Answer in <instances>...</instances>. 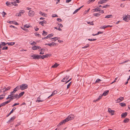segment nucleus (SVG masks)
Returning <instances> with one entry per match:
<instances>
[{"instance_id": "obj_11", "label": "nucleus", "mask_w": 130, "mask_h": 130, "mask_svg": "<svg viewBox=\"0 0 130 130\" xmlns=\"http://www.w3.org/2000/svg\"><path fill=\"white\" fill-rule=\"evenodd\" d=\"M108 111L109 113H111V115H114V110H111V109L110 108H108Z\"/></svg>"}, {"instance_id": "obj_35", "label": "nucleus", "mask_w": 130, "mask_h": 130, "mask_svg": "<svg viewBox=\"0 0 130 130\" xmlns=\"http://www.w3.org/2000/svg\"><path fill=\"white\" fill-rule=\"evenodd\" d=\"M112 26H110V25H105V26H103L102 27V28H103V29H105L107 27H111Z\"/></svg>"}, {"instance_id": "obj_37", "label": "nucleus", "mask_w": 130, "mask_h": 130, "mask_svg": "<svg viewBox=\"0 0 130 130\" xmlns=\"http://www.w3.org/2000/svg\"><path fill=\"white\" fill-rule=\"evenodd\" d=\"M94 2L93 0H89L87 2V4H89L90 3H92Z\"/></svg>"}, {"instance_id": "obj_46", "label": "nucleus", "mask_w": 130, "mask_h": 130, "mask_svg": "<svg viewBox=\"0 0 130 130\" xmlns=\"http://www.w3.org/2000/svg\"><path fill=\"white\" fill-rule=\"evenodd\" d=\"M14 93H15L13 91H12V92H10V95L12 96H13L14 95Z\"/></svg>"}, {"instance_id": "obj_24", "label": "nucleus", "mask_w": 130, "mask_h": 130, "mask_svg": "<svg viewBox=\"0 0 130 130\" xmlns=\"http://www.w3.org/2000/svg\"><path fill=\"white\" fill-rule=\"evenodd\" d=\"M6 3L7 5L8 6H12V4L11 3V2H7Z\"/></svg>"}, {"instance_id": "obj_63", "label": "nucleus", "mask_w": 130, "mask_h": 130, "mask_svg": "<svg viewBox=\"0 0 130 130\" xmlns=\"http://www.w3.org/2000/svg\"><path fill=\"white\" fill-rule=\"evenodd\" d=\"M126 17L127 18V19H128L129 20H130V15L127 14L126 15Z\"/></svg>"}, {"instance_id": "obj_30", "label": "nucleus", "mask_w": 130, "mask_h": 130, "mask_svg": "<svg viewBox=\"0 0 130 130\" xmlns=\"http://www.w3.org/2000/svg\"><path fill=\"white\" fill-rule=\"evenodd\" d=\"M58 65V64H57V63H55L54 65L52 66V67L53 68H56Z\"/></svg>"}, {"instance_id": "obj_31", "label": "nucleus", "mask_w": 130, "mask_h": 130, "mask_svg": "<svg viewBox=\"0 0 130 130\" xmlns=\"http://www.w3.org/2000/svg\"><path fill=\"white\" fill-rule=\"evenodd\" d=\"M32 49L33 50H36L37 49V46H34L31 47Z\"/></svg>"}, {"instance_id": "obj_8", "label": "nucleus", "mask_w": 130, "mask_h": 130, "mask_svg": "<svg viewBox=\"0 0 130 130\" xmlns=\"http://www.w3.org/2000/svg\"><path fill=\"white\" fill-rule=\"evenodd\" d=\"M56 45V43L54 42H52L51 43H49L48 44L46 43L45 44V45H49L50 46H51L52 45Z\"/></svg>"}, {"instance_id": "obj_59", "label": "nucleus", "mask_w": 130, "mask_h": 130, "mask_svg": "<svg viewBox=\"0 0 130 130\" xmlns=\"http://www.w3.org/2000/svg\"><path fill=\"white\" fill-rule=\"evenodd\" d=\"M52 39H53L54 41H56V40L58 39V38L57 37H55L54 38H53Z\"/></svg>"}, {"instance_id": "obj_55", "label": "nucleus", "mask_w": 130, "mask_h": 130, "mask_svg": "<svg viewBox=\"0 0 130 130\" xmlns=\"http://www.w3.org/2000/svg\"><path fill=\"white\" fill-rule=\"evenodd\" d=\"M104 2H102L101 0V1H99L98 2V4H103V3H104Z\"/></svg>"}, {"instance_id": "obj_54", "label": "nucleus", "mask_w": 130, "mask_h": 130, "mask_svg": "<svg viewBox=\"0 0 130 130\" xmlns=\"http://www.w3.org/2000/svg\"><path fill=\"white\" fill-rule=\"evenodd\" d=\"M16 109V108L15 107H13L12 110H11V111L10 112H11V113H12L13 112V111L14 110H15Z\"/></svg>"}, {"instance_id": "obj_22", "label": "nucleus", "mask_w": 130, "mask_h": 130, "mask_svg": "<svg viewBox=\"0 0 130 130\" xmlns=\"http://www.w3.org/2000/svg\"><path fill=\"white\" fill-rule=\"evenodd\" d=\"M120 106L122 107H124L126 106V104L124 103H121L119 104Z\"/></svg>"}, {"instance_id": "obj_3", "label": "nucleus", "mask_w": 130, "mask_h": 130, "mask_svg": "<svg viewBox=\"0 0 130 130\" xmlns=\"http://www.w3.org/2000/svg\"><path fill=\"white\" fill-rule=\"evenodd\" d=\"M31 57L33 58V59H39L41 58V55H38L33 54L31 56Z\"/></svg>"}, {"instance_id": "obj_53", "label": "nucleus", "mask_w": 130, "mask_h": 130, "mask_svg": "<svg viewBox=\"0 0 130 130\" xmlns=\"http://www.w3.org/2000/svg\"><path fill=\"white\" fill-rule=\"evenodd\" d=\"M19 103H15L12 106V107H14L17 105H19Z\"/></svg>"}, {"instance_id": "obj_12", "label": "nucleus", "mask_w": 130, "mask_h": 130, "mask_svg": "<svg viewBox=\"0 0 130 130\" xmlns=\"http://www.w3.org/2000/svg\"><path fill=\"white\" fill-rule=\"evenodd\" d=\"M53 34H50L48 35L46 37H45L44 38V39H46L48 38H50L51 37H52L53 35Z\"/></svg>"}, {"instance_id": "obj_64", "label": "nucleus", "mask_w": 130, "mask_h": 130, "mask_svg": "<svg viewBox=\"0 0 130 130\" xmlns=\"http://www.w3.org/2000/svg\"><path fill=\"white\" fill-rule=\"evenodd\" d=\"M103 32L99 31L97 33V35H98L99 34H102L103 33Z\"/></svg>"}, {"instance_id": "obj_16", "label": "nucleus", "mask_w": 130, "mask_h": 130, "mask_svg": "<svg viewBox=\"0 0 130 130\" xmlns=\"http://www.w3.org/2000/svg\"><path fill=\"white\" fill-rule=\"evenodd\" d=\"M15 116H13L12 117H11L9 120L8 121V122H7V123H8L10 122H11L12 121H13L15 119Z\"/></svg>"}, {"instance_id": "obj_14", "label": "nucleus", "mask_w": 130, "mask_h": 130, "mask_svg": "<svg viewBox=\"0 0 130 130\" xmlns=\"http://www.w3.org/2000/svg\"><path fill=\"white\" fill-rule=\"evenodd\" d=\"M20 88V87H19V86H17V87L14 89H13V91L15 93V92L18 91V90Z\"/></svg>"}, {"instance_id": "obj_17", "label": "nucleus", "mask_w": 130, "mask_h": 130, "mask_svg": "<svg viewBox=\"0 0 130 130\" xmlns=\"http://www.w3.org/2000/svg\"><path fill=\"white\" fill-rule=\"evenodd\" d=\"M25 92L24 91L22 92L21 93H19L18 95V98H20L22 96L23 94H24Z\"/></svg>"}, {"instance_id": "obj_51", "label": "nucleus", "mask_w": 130, "mask_h": 130, "mask_svg": "<svg viewBox=\"0 0 130 130\" xmlns=\"http://www.w3.org/2000/svg\"><path fill=\"white\" fill-rule=\"evenodd\" d=\"M30 26H29L27 24L25 25L24 26V27H26L27 28H28L30 27Z\"/></svg>"}, {"instance_id": "obj_43", "label": "nucleus", "mask_w": 130, "mask_h": 130, "mask_svg": "<svg viewBox=\"0 0 130 130\" xmlns=\"http://www.w3.org/2000/svg\"><path fill=\"white\" fill-rule=\"evenodd\" d=\"M54 28L59 31H62V29L60 27L57 28L56 27H55Z\"/></svg>"}, {"instance_id": "obj_18", "label": "nucleus", "mask_w": 130, "mask_h": 130, "mask_svg": "<svg viewBox=\"0 0 130 130\" xmlns=\"http://www.w3.org/2000/svg\"><path fill=\"white\" fill-rule=\"evenodd\" d=\"M82 6L80 7V8H78V9H76V10H75L73 12V14H75V13H77L78 11V10H80V9L82 8L83 6Z\"/></svg>"}, {"instance_id": "obj_61", "label": "nucleus", "mask_w": 130, "mask_h": 130, "mask_svg": "<svg viewBox=\"0 0 130 130\" xmlns=\"http://www.w3.org/2000/svg\"><path fill=\"white\" fill-rule=\"evenodd\" d=\"M4 98V96H3L1 95H0V100H1Z\"/></svg>"}, {"instance_id": "obj_56", "label": "nucleus", "mask_w": 130, "mask_h": 130, "mask_svg": "<svg viewBox=\"0 0 130 130\" xmlns=\"http://www.w3.org/2000/svg\"><path fill=\"white\" fill-rule=\"evenodd\" d=\"M12 100H11V99H10L8 101H6V102L7 103V104L9 103Z\"/></svg>"}, {"instance_id": "obj_42", "label": "nucleus", "mask_w": 130, "mask_h": 130, "mask_svg": "<svg viewBox=\"0 0 130 130\" xmlns=\"http://www.w3.org/2000/svg\"><path fill=\"white\" fill-rule=\"evenodd\" d=\"M88 40L90 41H95L96 40V39H88Z\"/></svg>"}, {"instance_id": "obj_38", "label": "nucleus", "mask_w": 130, "mask_h": 130, "mask_svg": "<svg viewBox=\"0 0 130 130\" xmlns=\"http://www.w3.org/2000/svg\"><path fill=\"white\" fill-rule=\"evenodd\" d=\"M101 80L100 79H96V80L95 82V83H99V82L100 81H101Z\"/></svg>"}, {"instance_id": "obj_28", "label": "nucleus", "mask_w": 130, "mask_h": 130, "mask_svg": "<svg viewBox=\"0 0 130 130\" xmlns=\"http://www.w3.org/2000/svg\"><path fill=\"white\" fill-rule=\"evenodd\" d=\"M13 96L14 97V98L15 99H18L19 98H18V95L17 94H16L15 95H13Z\"/></svg>"}, {"instance_id": "obj_29", "label": "nucleus", "mask_w": 130, "mask_h": 130, "mask_svg": "<svg viewBox=\"0 0 130 130\" xmlns=\"http://www.w3.org/2000/svg\"><path fill=\"white\" fill-rule=\"evenodd\" d=\"M40 98H38L37 101H36V102H42L43 101V100H40Z\"/></svg>"}, {"instance_id": "obj_6", "label": "nucleus", "mask_w": 130, "mask_h": 130, "mask_svg": "<svg viewBox=\"0 0 130 130\" xmlns=\"http://www.w3.org/2000/svg\"><path fill=\"white\" fill-rule=\"evenodd\" d=\"M67 122L66 120L64 119L61 122L58 124L57 125L58 126H59L60 125L64 124L65 123Z\"/></svg>"}, {"instance_id": "obj_33", "label": "nucleus", "mask_w": 130, "mask_h": 130, "mask_svg": "<svg viewBox=\"0 0 130 130\" xmlns=\"http://www.w3.org/2000/svg\"><path fill=\"white\" fill-rule=\"evenodd\" d=\"M1 44L2 45V46L6 45L7 44V43H5L4 42H1Z\"/></svg>"}, {"instance_id": "obj_45", "label": "nucleus", "mask_w": 130, "mask_h": 130, "mask_svg": "<svg viewBox=\"0 0 130 130\" xmlns=\"http://www.w3.org/2000/svg\"><path fill=\"white\" fill-rule=\"evenodd\" d=\"M94 10L95 11H100V9L99 8H96Z\"/></svg>"}, {"instance_id": "obj_36", "label": "nucleus", "mask_w": 130, "mask_h": 130, "mask_svg": "<svg viewBox=\"0 0 130 130\" xmlns=\"http://www.w3.org/2000/svg\"><path fill=\"white\" fill-rule=\"evenodd\" d=\"M43 33L42 34L43 36H45L46 35H47V32H46L44 30H43Z\"/></svg>"}, {"instance_id": "obj_41", "label": "nucleus", "mask_w": 130, "mask_h": 130, "mask_svg": "<svg viewBox=\"0 0 130 130\" xmlns=\"http://www.w3.org/2000/svg\"><path fill=\"white\" fill-rule=\"evenodd\" d=\"M87 23L88 24H90V25H94L93 22H88Z\"/></svg>"}, {"instance_id": "obj_60", "label": "nucleus", "mask_w": 130, "mask_h": 130, "mask_svg": "<svg viewBox=\"0 0 130 130\" xmlns=\"http://www.w3.org/2000/svg\"><path fill=\"white\" fill-rule=\"evenodd\" d=\"M129 61V60H127L126 61H124L123 62L121 63H122V64L124 63H126V62H127L128 61Z\"/></svg>"}, {"instance_id": "obj_47", "label": "nucleus", "mask_w": 130, "mask_h": 130, "mask_svg": "<svg viewBox=\"0 0 130 130\" xmlns=\"http://www.w3.org/2000/svg\"><path fill=\"white\" fill-rule=\"evenodd\" d=\"M89 46V45L88 44H87L86 45L82 47V48H86L88 47Z\"/></svg>"}, {"instance_id": "obj_4", "label": "nucleus", "mask_w": 130, "mask_h": 130, "mask_svg": "<svg viewBox=\"0 0 130 130\" xmlns=\"http://www.w3.org/2000/svg\"><path fill=\"white\" fill-rule=\"evenodd\" d=\"M35 12L32 10H29L28 12V15L30 17H33L34 16Z\"/></svg>"}, {"instance_id": "obj_57", "label": "nucleus", "mask_w": 130, "mask_h": 130, "mask_svg": "<svg viewBox=\"0 0 130 130\" xmlns=\"http://www.w3.org/2000/svg\"><path fill=\"white\" fill-rule=\"evenodd\" d=\"M2 14H3V17H4V15L6 14V13L4 11H3L2 12Z\"/></svg>"}, {"instance_id": "obj_19", "label": "nucleus", "mask_w": 130, "mask_h": 130, "mask_svg": "<svg viewBox=\"0 0 130 130\" xmlns=\"http://www.w3.org/2000/svg\"><path fill=\"white\" fill-rule=\"evenodd\" d=\"M109 92V91L108 90H107L106 91H105L103 93L102 95H104V96H105Z\"/></svg>"}, {"instance_id": "obj_25", "label": "nucleus", "mask_w": 130, "mask_h": 130, "mask_svg": "<svg viewBox=\"0 0 130 130\" xmlns=\"http://www.w3.org/2000/svg\"><path fill=\"white\" fill-rule=\"evenodd\" d=\"M11 4L12 5H14L15 6H17L18 5L16 3V2H11Z\"/></svg>"}, {"instance_id": "obj_7", "label": "nucleus", "mask_w": 130, "mask_h": 130, "mask_svg": "<svg viewBox=\"0 0 130 130\" xmlns=\"http://www.w3.org/2000/svg\"><path fill=\"white\" fill-rule=\"evenodd\" d=\"M124 100V98L122 97H120L118 98L117 100L116 103H119L122 101Z\"/></svg>"}, {"instance_id": "obj_21", "label": "nucleus", "mask_w": 130, "mask_h": 130, "mask_svg": "<svg viewBox=\"0 0 130 130\" xmlns=\"http://www.w3.org/2000/svg\"><path fill=\"white\" fill-rule=\"evenodd\" d=\"M11 88V87L10 86H9L7 87V88H4L3 89H5L6 91L8 90H9Z\"/></svg>"}, {"instance_id": "obj_27", "label": "nucleus", "mask_w": 130, "mask_h": 130, "mask_svg": "<svg viewBox=\"0 0 130 130\" xmlns=\"http://www.w3.org/2000/svg\"><path fill=\"white\" fill-rule=\"evenodd\" d=\"M129 121V120L128 118H126L123 121V122L124 123H126L127 122H128Z\"/></svg>"}, {"instance_id": "obj_15", "label": "nucleus", "mask_w": 130, "mask_h": 130, "mask_svg": "<svg viewBox=\"0 0 130 130\" xmlns=\"http://www.w3.org/2000/svg\"><path fill=\"white\" fill-rule=\"evenodd\" d=\"M127 115V112H125L124 113H122L121 115V117L122 118H124L126 117Z\"/></svg>"}, {"instance_id": "obj_39", "label": "nucleus", "mask_w": 130, "mask_h": 130, "mask_svg": "<svg viewBox=\"0 0 130 130\" xmlns=\"http://www.w3.org/2000/svg\"><path fill=\"white\" fill-rule=\"evenodd\" d=\"M35 34L36 36H38L39 37H41V35L39 34L37 32H36L35 33Z\"/></svg>"}, {"instance_id": "obj_1", "label": "nucleus", "mask_w": 130, "mask_h": 130, "mask_svg": "<svg viewBox=\"0 0 130 130\" xmlns=\"http://www.w3.org/2000/svg\"><path fill=\"white\" fill-rule=\"evenodd\" d=\"M28 88V85L26 84H22L20 86V88L22 90L26 89Z\"/></svg>"}, {"instance_id": "obj_13", "label": "nucleus", "mask_w": 130, "mask_h": 130, "mask_svg": "<svg viewBox=\"0 0 130 130\" xmlns=\"http://www.w3.org/2000/svg\"><path fill=\"white\" fill-rule=\"evenodd\" d=\"M57 91L56 90H55L53 92L52 94L50 96H49L48 97V98H49L50 97H51L52 96L54 95L55 94H56V93H57Z\"/></svg>"}, {"instance_id": "obj_23", "label": "nucleus", "mask_w": 130, "mask_h": 130, "mask_svg": "<svg viewBox=\"0 0 130 130\" xmlns=\"http://www.w3.org/2000/svg\"><path fill=\"white\" fill-rule=\"evenodd\" d=\"M7 43V44L8 45L12 46L14 45L15 44V42H12L10 43Z\"/></svg>"}, {"instance_id": "obj_49", "label": "nucleus", "mask_w": 130, "mask_h": 130, "mask_svg": "<svg viewBox=\"0 0 130 130\" xmlns=\"http://www.w3.org/2000/svg\"><path fill=\"white\" fill-rule=\"evenodd\" d=\"M57 21L59 22H60L62 21V20L61 19L59 18H57Z\"/></svg>"}, {"instance_id": "obj_9", "label": "nucleus", "mask_w": 130, "mask_h": 130, "mask_svg": "<svg viewBox=\"0 0 130 130\" xmlns=\"http://www.w3.org/2000/svg\"><path fill=\"white\" fill-rule=\"evenodd\" d=\"M69 76H66L65 78H64L61 80L62 82H66L67 80L69 78Z\"/></svg>"}, {"instance_id": "obj_58", "label": "nucleus", "mask_w": 130, "mask_h": 130, "mask_svg": "<svg viewBox=\"0 0 130 130\" xmlns=\"http://www.w3.org/2000/svg\"><path fill=\"white\" fill-rule=\"evenodd\" d=\"M58 25L59 26V27H63V25L61 24H58Z\"/></svg>"}, {"instance_id": "obj_26", "label": "nucleus", "mask_w": 130, "mask_h": 130, "mask_svg": "<svg viewBox=\"0 0 130 130\" xmlns=\"http://www.w3.org/2000/svg\"><path fill=\"white\" fill-rule=\"evenodd\" d=\"M123 20L124 21H126V22H128V21L127 20V17H126V16H124L123 17Z\"/></svg>"}, {"instance_id": "obj_2", "label": "nucleus", "mask_w": 130, "mask_h": 130, "mask_svg": "<svg viewBox=\"0 0 130 130\" xmlns=\"http://www.w3.org/2000/svg\"><path fill=\"white\" fill-rule=\"evenodd\" d=\"M74 115H70L67 118L65 119L67 121V122L69 120H73L74 119Z\"/></svg>"}, {"instance_id": "obj_50", "label": "nucleus", "mask_w": 130, "mask_h": 130, "mask_svg": "<svg viewBox=\"0 0 130 130\" xmlns=\"http://www.w3.org/2000/svg\"><path fill=\"white\" fill-rule=\"evenodd\" d=\"M30 44L32 45H33L34 44H36V43L35 41H33L32 43H31Z\"/></svg>"}, {"instance_id": "obj_34", "label": "nucleus", "mask_w": 130, "mask_h": 130, "mask_svg": "<svg viewBox=\"0 0 130 130\" xmlns=\"http://www.w3.org/2000/svg\"><path fill=\"white\" fill-rule=\"evenodd\" d=\"M2 50H7L8 49V47L7 46H4L3 47H2Z\"/></svg>"}, {"instance_id": "obj_32", "label": "nucleus", "mask_w": 130, "mask_h": 130, "mask_svg": "<svg viewBox=\"0 0 130 130\" xmlns=\"http://www.w3.org/2000/svg\"><path fill=\"white\" fill-rule=\"evenodd\" d=\"M93 15L96 17H99L100 16L101 14L100 13H94L93 14Z\"/></svg>"}, {"instance_id": "obj_62", "label": "nucleus", "mask_w": 130, "mask_h": 130, "mask_svg": "<svg viewBox=\"0 0 130 130\" xmlns=\"http://www.w3.org/2000/svg\"><path fill=\"white\" fill-rule=\"evenodd\" d=\"M16 15L17 16H21V14L20 13H19L17 14H16Z\"/></svg>"}, {"instance_id": "obj_10", "label": "nucleus", "mask_w": 130, "mask_h": 130, "mask_svg": "<svg viewBox=\"0 0 130 130\" xmlns=\"http://www.w3.org/2000/svg\"><path fill=\"white\" fill-rule=\"evenodd\" d=\"M46 23L47 22L46 21L44 20L39 22V24H41L42 26H44V24H46Z\"/></svg>"}, {"instance_id": "obj_5", "label": "nucleus", "mask_w": 130, "mask_h": 130, "mask_svg": "<svg viewBox=\"0 0 130 130\" xmlns=\"http://www.w3.org/2000/svg\"><path fill=\"white\" fill-rule=\"evenodd\" d=\"M51 56V54H47L45 55H43L42 56H41V58L44 59L45 58H47L48 57H50Z\"/></svg>"}, {"instance_id": "obj_40", "label": "nucleus", "mask_w": 130, "mask_h": 130, "mask_svg": "<svg viewBox=\"0 0 130 130\" xmlns=\"http://www.w3.org/2000/svg\"><path fill=\"white\" fill-rule=\"evenodd\" d=\"M7 104L6 103V102H4V103H2L1 104V106H4L6 104Z\"/></svg>"}, {"instance_id": "obj_20", "label": "nucleus", "mask_w": 130, "mask_h": 130, "mask_svg": "<svg viewBox=\"0 0 130 130\" xmlns=\"http://www.w3.org/2000/svg\"><path fill=\"white\" fill-rule=\"evenodd\" d=\"M113 17V16L112 15H106L105 17V18H110Z\"/></svg>"}, {"instance_id": "obj_44", "label": "nucleus", "mask_w": 130, "mask_h": 130, "mask_svg": "<svg viewBox=\"0 0 130 130\" xmlns=\"http://www.w3.org/2000/svg\"><path fill=\"white\" fill-rule=\"evenodd\" d=\"M39 14H41L42 15L44 16H45V14L44 13H43L41 11H40L39 12Z\"/></svg>"}, {"instance_id": "obj_48", "label": "nucleus", "mask_w": 130, "mask_h": 130, "mask_svg": "<svg viewBox=\"0 0 130 130\" xmlns=\"http://www.w3.org/2000/svg\"><path fill=\"white\" fill-rule=\"evenodd\" d=\"M71 82L67 85V88H69L70 87V86L71 85Z\"/></svg>"}, {"instance_id": "obj_52", "label": "nucleus", "mask_w": 130, "mask_h": 130, "mask_svg": "<svg viewBox=\"0 0 130 130\" xmlns=\"http://www.w3.org/2000/svg\"><path fill=\"white\" fill-rule=\"evenodd\" d=\"M12 23L14 24L15 25H19V24L17 23V22L15 21H12Z\"/></svg>"}]
</instances>
